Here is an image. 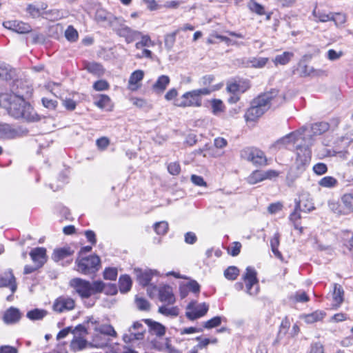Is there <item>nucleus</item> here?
I'll list each match as a JSON object with an SVG mask.
<instances>
[{
	"instance_id": "1",
	"label": "nucleus",
	"mask_w": 353,
	"mask_h": 353,
	"mask_svg": "<svg viewBox=\"0 0 353 353\" xmlns=\"http://www.w3.org/2000/svg\"><path fill=\"white\" fill-rule=\"evenodd\" d=\"M306 131L307 129L303 128L292 132L279 139L272 145V148L281 150L283 148L291 149L296 144V157L294 165L299 172H302L305 170L311 159V150L308 146L310 140L305 137Z\"/></svg>"
},
{
	"instance_id": "2",
	"label": "nucleus",
	"mask_w": 353,
	"mask_h": 353,
	"mask_svg": "<svg viewBox=\"0 0 353 353\" xmlns=\"http://www.w3.org/2000/svg\"><path fill=\"white\" fill-rule=\"evenodd\" d=\"M0 101L4 105L10 115L16 119H23L28 121H36L39 119L31 105L23 99L13 94H3L0 97Z\"/></svg>"
},
{
	"instance_id": "3",
	"label": "nucleus",
	"mask_w": 353,
	"mask_h": 353,
	"mask_svg": "<svg viewBox=\"0 0 353 353\" xmlns=\"http://www.w3.org/2000/svg\"><path fill=\"white\" fill-rule=\"evenodd\" d=\"M283 101L284 97L278 95V91L276 90L259 95L253 100L251 107L245 112L244 117L246 121H255L269 109L270 105H277Z\"/></svg>"
},
{
	"instance_id": "4",
	"label": "nucleus",
	"mask_w": 353,
	"mask_h": 353,
	"mask_svg": "<svg viewBox=\"0 0 353 353\" xmlns=\"http://www.w3.org/2000/svg\"><path fill=\"white\" fill-rule=\"evenodd\" d=\"M69 285L81 299H88L101 290L102 284L96 282V281L91 283L89 281L77 277L70 281Z\"/></svg>"
},
{
	"instance_id": "5",
	"label": "nucleus",
	"mask_w": 353,
	"mask_h": 353,
	"mask_svg": "<svg viewBox=\"0 0 353 353\" xmlns=\"http://www.w3.org/2000/svg\"><path fill=\"white\" fill-rule=\"evenodd\" d=\"M214 89L204 88L187 92L180 99H177L174 104L179 107H200L201 105V96L208 95Z\"/></svg>"
},
{
	"instance_id": "6",
	"label": "nucleus",
	"mask_w": 353,
	"mask_h": 353,
	"mask_svg": "<svg viewBox=\"0 0 353 353\" xmlns=\"http://www.w3.org/2000/svg\"><path fill=\"white\" fill-rule=\"evenodd\" d=\"M108 26L119 36L124 37L128 43L133 42L141 35V32L133 30L127 26L125 24V20L122 17L112 16Z\"/></svg>"
},
{
	"instance_id": "7",
	"label": "nucleus",
	"mask_w": 353,
	"mask_h": 353,
	"mask_svg": "<svg viewBox=\"0 0 353 353\" xmlns=\"http://www.w3.org/2000/svg\"><path fill=\"white\" fill-rule=\"evenodd\" d=\"M101 260L97 255H90L86 257L77 259L76 270L81 274L88 275L99 270Z\"/></svg>"
},
{
	"instance_id": "8",
	"label": "nucleus",
	"mask_w": 353,
	"mask_h": 353,
	"mask_svg": "<svg viewBox=\"0 0 353 353\" xmlns=\"http://www.w3.org/2000/svg\"><path fill=\"white\" fill-rule=\"evenodd\" d=\"M88 328L90 330H94L95 332V334L93 336L94 343H97L100 334L110 336H117V332L111 325L101 324L93 318H91L88 321Z\"/></svg>"
},
{
	"instance_id": "9",
	"label": "nucleus",
	"mask_w": 353,
	"mask_h": 353,
	"mask_svg": "<svg viewBox=\"0 0 353 353\" xmlns=\"http://www.w3.org/2000/svg\"><path fill=\"white\" fill-rule=\"evenodd\" d=\"M243 279L245 283L246 293L252 296H256L259 292V285L256 270L252 267H248Z\"/></svg>"
},
{
	"instance_id": "10",
	"label": "nucleus",
	"mask_w": 353,
	"mask_h": 353,
	"mask_svg": "<svg viewBox=\"0 0 353 353\" xmlns=\"http://www.w3.org/2000/svg\"><path fill=\"white\" fill-rule=\"evenodd\" d=\"M208 310L209 305L207 303L192 301L186 307L185 316L190 321H194L204 316Z\"/></svg>"
},
{
	"instance_id": "11",
	"label": "nucleus",
	"mask_w": 353,
	"mask_h": 353,
	"mask_svg": "<svg viewBox=\"0 0 353 353\" xmlns=\"http://www.w3.org/2000/svg\"><path fill=\"white\" fill-rule=\"evenodd\" d=\"M243 159L255 165H263L266 163L264 152L255 148H246L241 152Z\"/></svg>"
},
{
	"instance_id": "12",
	"label": "nucleus",
	"mask_w": 353,
	"mask_h": 353,
	"mask_svg": "<svg viewBox=\"0 0 353 353\" xmlns=\"http://www.w3.org/2000/svg\"><path fill=\"white\" fill-rule=\"evenodd\" d=\"M33 89L30 84L26 81L17 79L14 81L12 88V93L14 96L23 99H28L32 96Z\"/></svg>"
},
{
	"instance_id": "13",
	"label": "nucleus",
	"mask_w": 353,
	"mask_h": 353,
	"mask_svg": "<svg viewBox=\"0 0 353 353\" xmlns=\"http://www.w3.org/2000/svg\"><path fill=\"white\" fill-rule=\"evenodd\" d=\"M75 307L74 300L67 296L57 298L52 305V309L58 313H63L73 310Z\"/></svg>"
},
{
	"instance_id": "14",
	"label": "nucleus",
	"mask_w": 353,
	"mask_h": 353,
	"mask_svg": "<svg viewBox=\"0 0 353 353\" xmlns=\"http://www.w3.org/2000/svg\"><path fill=\"white\" fill-rule=\"evenodd\" d=\"M3 26L4 28L19 34L28 33L32 30V28L30 24L21 21L14 20L4 21Z\"/></svg>"
},
{
	"instance_id": "15",
	"label": "nucleus",
	"mask_w": 353,
	"mask_h": 353,
	"mask_svg": "<svg viewBox=\"0 0 353 353\" xmlns=\"http://www.w3.org/2000/svg\"><path fill=\"white\" fill-rule=\"evenodd\" d=\"M29 254L37 268H41L47 261L46 249L44 248H35L30 251Z\"/></svg>"
},
{
	"instance_id": "16",
	"label": "nucleus",
	"mask_w": 353,
	"mask_h": 353,
	"mask_svg": "<svg viewBox=\"0 0 353 353\" xmlns=\"http://www.w3.org/2000/svg\"><path fill=\"white\" fill-rule=\"evenodd\" d=\"M134 273L139 283L143 286H146L149 285L152 278L154 275L157 274V272L152 270H143L141 269L135 268Z\"/></svg>"
},
{
	"instance_id": "17",
	"label": "nucleus",
	"mask_w": 353,
	"mask_h": 353,
	"mask_svg": "<svg viewBox=\"0 0 353 353\" xmlns=\"http://www.w3.org/2000/svg\"><path fill=\"white\" fill-rule=\"evenodd\" d=\"M9 288L12 293H14L17 289L16 278L12 273V270H9L0 276V288Z\"/></svg>"
},
{
	"instance_id": "18",
	"label": "nucleus",
	"mask_w": 353,
	"mask_h": 353,
	"mask_svg": "<svg viewBox=\"0 0 353 353\" xmlns=\"http://www.w3.org/2000/svg\"><path fill=\"white\" fill-rule=\"evenodd\" d=\"M159 299L160 301L172 305L175 303L176 299L173 293L172 288L165 285L159 289Z\"/></svg>"
},
{
	"instance_id": "19",
	"label": "nucleus",
	"mask_w": 353,
	"mask_h": 353,
	"mask_svg": "<svg viewBox=\"0 0 353 353\" xmlns=\"http://www.w3.org/2000/svg\"><path fill=\"white\" fill-rule=\"evenodd\" d=\"M73 252H74L70 248H62L55 250L52 254V259L56 262L67 259L68 264H70L72 261L70 257Z\"/></svg>"
},
{
	"instance_id": "20",
	"label": "nucleus",
	"mask_w": 353,
	"mask_h": 353,
	"mask_svg": "<svg viewBox=\"0 0 353 353\" xmlns=\"http://www.w3.org/2000/svg\"><path fill=\"white\" fill-rule=\"evenodd\" d=\"M144 72L141 70H137L132 73L128 81V89L132 91H136L141 87V81L143 79Z\"/></svg>"
},
{
	"instance_id": "21",
	"label": "nucleus",
	"mask_w": 353,
	"mask_h": 353,
	"mask_svg": "<svg viewBox=\"0 0 353 353\" xmlns=\"http://www.w3.org/2000/svg\"><path fill=\"white\" fill-rule=\"evenodd\" d=\"M21 318V313L19 310L11 307L8 309L3 314V321L7 324H13L17 323Z\"/></svg>"
},
{
	"instance_id": "22",
	"label": "nucleus",
	"mask_w": 353,
	"mask_h": 353,
	"mask_svg": "<svg viewBox=\"0 0 353 353\" xmlns=\"http://www.w3.org/2000/svg\"><path fill=\"white\" fill-rule=\"evenodd\" d=\"M343 296L344 290L343 288L340 285L334 283L332 293V306L335 308H338L343 301Z\"/></svg>"
},
{
	"instance_id": "23",
	"label": "nucleus",
	"mask_w": 353,
	"mask_h": 353,
	"mask_svg": "<svg viewBox=\"0 0 353 353\" xmlns=\"http://www.w3.org/2000/svg\"><path fill=\"white\" fill-rule=\"evenodd\" d=\"M88 342L81 336L74 335L70 342V347L72 352L81 351L87 347Z\"/></svg>"
},
{
	"instance_id": "24",
	"label": "nucleus",
	"mask_w": 353,
	"mask_h": 353,
	"mask_svg": "<svg viewBox=\"0 0 353 353\" xmlns=\"http://www.w3.org/2000/svg\"><path fill=\"white\" fill-rule=\"evenodd\" d=\"M144 321L149 326L150 332L152 334L157 336H162L165 333V327L161 323L153 321L150 319H145Z\"/></svg>"
},
{
	"instance_id": "25",
	"label": "nucleus",
	"mask_w": 353,
	"mask_h": 353,
	"mask_svg": "<svg viewBox=\"0 0 353 353\" xmlns=\"http://www.w3.org/2000/svg\"><path fill=\"white\" fill-rule=\"evenodd\" d=\"M144 337L142 331H136L130 327L126 333L123 336V340L125 343H130L134 341L143 339Z\"/></svg>"
},
{
	"instance_id": "26",
	"label": "nucleus",
	"mask_w": 353,
	"mask_h": 353,
	"mask_svg": "<svg viewBox=\"0 0 353 353\" xmlns=\"http://www.w3.org/2000/svg\"><path fill=\"white\" fill-rule=\"evenodd\" d=\"M17 136V132L6 123H0V137L3 139H14Z\"/></svg>"
},
{
	"instance_id": "27",
	"label": "nucleus",
	"mask_w": 353,
	"mask_h": 353,
	"mask_svg": "<svg viewBox=\"0 0 353 353\" xmlns=\"http://www.w3.org/2000/svg\"><path fill=\"white\" fill-rule=\"evenodd\" d=\"M301 208V205L300 202H296V205L294 210L290 215V220L293 222L294 228L296 230H299L301 233L303 232V228L300 226L297 221L301 218L299 212Z\"/></svg>"
},
{
	"instance_id": "28",
	"label": "nucleus",
	"mask_w": 353,
	"mask_h": 353,
	"mask_svg": "<svg viewBox=\"0 0 353 353\" xmlns=\"http://www.w3.org/2000/svg\"><path fill=\"white\" fill-rule=\"evenodd\" d=\"M158 312L163 316L174 318L179 314V308L177 306L170 307L167 304L160 306Z\"/></svg>"
},
{
	"instance_id": "29",
	"label": "nucleus",
	"mask_w": 353,
	"mask_h": 353,
	"mask_svg": "<svg viewBox=\"0 0 353 353\" xmlns=\"http://www.w3.org/2000/svg\"><path fill=\"white\" fill-rule=\"evenodd\" d=\"M47 314L48 312L46 310L36 308L28 311L26 314V317L30 321H40Z\"/></svg>"
},
{
	"instance_id": "30",
	"label": "nucleus",
	"mask_w": 353,
	"mask_h": 353,
	"mask_svg": "<svg viewBox=\"0 0 353 353\" xmlns=\"http://www.w3.org/2000/svg\"><path fill=\"white\" fill-rule=\"evenodd\" d=\"M325 316V312L321 310H316L312 313L304 316V321L307 323H314L321 321Z\"/></svg>"
},
{
	"instance_id": "31",
	"label": "nucleus",
	"mask_w": 353,
	"mask_h": 353,
	"mask_svg": "<svg viewBox=\"0 0 353 353\" xmlns=\"http://www.w3.org/2000/svg\"><path fill=\"white\" fill-rule=\"evenodd\" d=\"M318 183L323 188H334L338 185L339 182L336 178L331 176H326L321 179Z\"/></svg>"
},
{
	"instance_id": "32",
	"label": "nucleus",
	"mask_w": 353,
	"mask_h": 353,
	"mask_svg": "<svg viewBox=\"0 0 353 353\" xmlns=\"http://www.w3.org/2000/svg\"><path fill=\"white\" fill-rule=\"evenodd\" d=\"M112 16L111 13L106 12L105 10L99 9L96 12L95 19L98 23H107L108 25Z\"/></svg>"
},
{
	"instance_id": "33",
	"label": "nucleus",
	"mask_w": 353,
	"mask_h": 353,
	"mask_svg": "<svg viewBox=\"0 0 353 353\" xmlns=\"http://www.w3.org/2000/svg\"><path fill=\"white\" fill-rule=\"evenodd\" d=\"M120 292L125 293L128 292L132 287V280L128 275L121 276L119 281Z\"/></svg>"
},
{
	"instance_id": "34",
	"label": "nucleus",
	"mask_w": 353,
	"mask_h": 353,
	"mask_svg": "<svg viewBox=\"0 0 353 353\" xmlns=\"http://www.w3.org/2000/svg\"><path fill=\"white\" fill-rule=\"evenodd\" d=\"M330 125L327 122H319L314 123L311 127V131L314 135H320L327 132Z\"/></svg>"
},
{
	"instance_id": "35",
	"label": "nucleus",
	"mask_w": 353,
	"mask_h": 353,
	"mask_svg": "<svg viewBox=\"0 0 353 353\" xmlns=\"http://www.w3.org/2000/svg\"><path fill=\"white\" fill-rule=\"evenodd\" d=\"M263 181H264L263 170H254L246 178V181L250 185H254Z\"/></svg>"
},
{
	"instance_id": "36",
	"label": "nucleus",
	"mask_w": 353,
	"mask_h": 353,
	"mask_svg": "<svg viewBox=\"0 0 353 353\" xmlns=\"http://www.w3.org/2000/svg\"><path fill=\"white\" fill-rule=\"evenodd\" d=\"M170 79L168 76L162 75L159 77L153 85V88L157 92H163L169 84Z\"/></svg>"
},
{
	"instance_id": "37",
	"label": "nucleus",
	"mask_w": 353,
	"mask_h": 353,
	"mask_svg": "<svg viewBox=\"0 0 353 353\" xmlns=\"http://www.w3.org/2000/svg\"><path fill=\"white\" fill-rule=\"evenodd\" d=\"M96 282L102 284L101 290L99 291L98 294L104 292L105 294L114 295L117 293V288L115 284L105 283L101 281H96Z\"/></svg>"
},
{
	"instance_id": "38",
	"label": "nucleus",
	"mask_w": 353,
	"mask_h": 353,
	"mask_svg": "<svg viewBox=\"0 0 353 353\" xmlns=\"http://www.w3.org/2000/svg\"><path fill=\"white\" fill-rule=\"evenodd\" d=\"M301 203V208L300 210L304 212H310L315 209L314 203L308 196H303L299 201Z\"/></svg>"
},
{
	"instance_id": "39",
	"label": "nucleus",
	"mask_w": 353,
	"mask_h": 353,
	"mask_svg": "<svg viewBox=\"0 0 353 353\" xmlns=\"http://www.w3.org/2000/svg\"><path fill=\"white\" fill-rule=\"evenodd\" d=\"M279 245V234L275 233L273 237L270 240V246L272 252L275 255L276 257L282 259V254L278 250V247Z\"/></svg>"
},
{
	"instance_id": "40",
	"label": "nucleus",
	"mask_w": 353,
	"mask_h": 353,
	"mask_svg": "<svg viewBox=\"0 0 353 353\" xmlns=\"http://www.w3.org/2000/svg\"><path fill=\"white\" fill-rule=\"evenodd\" d=\"M293 57V53L284 52L282 54L276 56L274 60L275 65H286Z\"/></svg>"
},
{
	"instance_id": "41",
	"label": "nucleus",
	"mask_w": 353,
	"mask_h": 353,
	"mask_svg": "<svg viewBox=\"0 0 353 353\" xmlns=\"http://www.w3.org/2000/svg\"><path fill=\"white\" fill-rule=\"evenodd\" d=\"M154 230L159 235H165L168 232L169 225L165 221L157 222L153 225Z\"/></svg>"
},
{
	"instance_id": "42",
	"label": "nucleus",
	"mask_w": 353,
	"mask_h": 353,
	"mask_svg": "<svg viewBox=\"0 0 353 353\" xmlns=\"http://www.w3.org/2000/svg\"><path fill=\"white\" fill-rule=\"evenodd\" d=\"M292 72L294 75L305 77L313 76L316 72L314 68H295Z\"/></svg>"
},
{
	"instance_id": "43",
	"label": "nucleus",
	"mask_w": 353,
	"mask_h": 353,
	"mask_svg": "<svg viewBox=\"0 0 353 353\" xmlns=\"http://www.w3.org/2000/svg\"><path fill=\"white\" fill-rule=\"evenodd\" d=\"M212 112L214 115H219L224 111L225 106L220 99H212L211 101Z\"/></svg>"
},
{
	"instance_id": "44",
	"label": "nucleus",
	"mask_w": 353,
	"mask_h": 353,
	"mask_svg": "<svg viewBox=\"0 0 353 353\" xmlns=\"http://www.w3.org/2000/svg\"><path fill=\"white\" fill-rule=\"evenodd\" d=\"M222 322V317L219 316H214L210 320H208L203 323V328L204 329H212L216 327L221 325Z\"/></svg>"
},
{
	"instance_id": "45",
	"label": "nucleus",
	"mask_w": 353,
	"mask_h": 353,
	"mask_svg": "<svg viewBox=\"0 0 353 353\" xmlns=\"http://www.w3.org/2000/svg\"><path fill=\"white\" fill-rule=\"evenodd\" d=\"M239 274V270L236 266H230L224 271V276L230 281L235 280Z\"/></svg>"
},
{
	"instance_id": "46",
	"label": "nucleus",
	"mask_w": 353,
	"mask_h": 353,
	"mask_svg": "<svg viewBox=\"0 0 353 353\" xmlns=\"http://www.w3.org/2000/svg\"><path fill=\"white\" fill-rule=\"evenodd\" d=\"M179 29L175 30L174 32L168 34L165 36V46L168 50H170L175 42L176 40V36L179 32Z\"/></svg>"
},
{
	"instance_id": "47",
	"label": "nucleus",
	"mask_w": 353,
	"mask_h": 353,
	"mask_svg": "<svg viewBox=\"0 0 353 353\" xmlns=\"http://www.w3.org/2000/svg\"><path fill=\"white\" fill-rule=\"evenodd\" d=\"M248 87V83L243 87L236 82H232L228 84L227 89L230 92L234 94L238 92H244Z\"/></svg>"
},
{
	"instance_id": "48",
	"label": "nucleus",
	"mask_w": 353,
	"mask_h": 353,
	"mask_svg": "<svg viewBox=\"0 0 353 353\" xmlns=\"http://www.w3.org/2000/svg\"><path fill=\"white\" fill-rule=\"evenodd\" d=\"M341 201L345 207L353 212V193H346L341 197Z\"/></svg>"
},
{
	"instance_id": "49",
	"label": "nucleus",
	"mask_w": 353,
	"mask_h": 353,
	"mask_svg": "<svg viewBox=\"0 0 353 353\" xmlns=\"http://www.w3.org/2000/svg\"><path fill=\"white\" fill-rule=\"evenodd\" d=\"M248 7L252 12H255L259 15L265 14L264 7L262 5L254 1V0L250 1V2L248 4Z\"/></svg>"
},
{
	"instance_id": "50",
	"label": "nucleus",
	"mask_w": 353,
	"mask_h": 353,
	"mask_svg": "<svg viewBox=\"0 0 353 353\" xmlns=\"http://www.w3.org/2000/svg\"><path fill=\"white\" fill-rule=\"evenodd\" d=\"M65 38L70 42H74L77 40L78 32L72 26H69L65 31Z\"/></svg>"
},
{
	"instance_id": "51",
	"label": "nucleus",
	"mask_w": 353,
	"mask_h": 353,
	"mask_svg": "<svg viewBox=\"0 0 353 353\" xmlns=\"http://www.w3.org/2000/svg\"><path fill=\"white\" fill-rule=\"evenodd\" d=\"M110 103V97L106 94H100L99 100L94 102L95 105L100 108H105L109 106Z\"/></svg>"
},
{
	"instance_id": "52",
	"label": "nucleus",
	"mask_w": 353,
	"mask_h": 353,
	"mask_svg": "<svg viewBox=\"0 0 353 353\" xmlns=\"http://www.w3.org/2000/svg\"><path fill=\"white\" fill-rule=\"evenodd\" d=\"M117 270L114 268H105L103 272V278L107 280L115 281L117 278Z\"/></svg>"
},
{
	"instance_id": "53",
	"label": "nucleus",
	"mask_w": 353,
	"mask_h": 353,
	"mask_svg": "<svg viewBox=\"0 0 353 353\" xmlns=\"http://www.w3.org/2000/svg\"><path fill=\"white\" fill-rule=\"evenodd\" d=\"M241 248V243L238 241H234L228 248V252L232 256H236L239 254Z\"/></svg>"
},
{
	"instance_id": "54",
	"label": "nucleus",
	"mask_w": 353,
	"mask_h": 353,
	"mask_svg": "<svg viewBox=\"0 0 353 353\" xmlns=\"http://www.w3.org/2000/svg\"><path fill=\"white\" fill-rule=\"evenodd\" d=\"M136 305L140 310L148 311L150 310V303L144 298L137 297L135 299Z\"/></svg>"
},
{
	"instance_id": "55",
	"label": "nucleus",
	"mask_w": 353,
	"mask_h": 353,
	"mask_svg": "<svg viewBox=\"0 0 353 353\" xmlns=\"http://www.w3.org/2000/svg\"><path fill=\"white\" fill-rule=\"evenodd\" d=\"M331 21H333L336 26H341L345 22L346 17L344 14L340 12H332Z\"/></svg>"
},
{
	"instance_id": "56",
	"label": "nucleus",
	"mask_w": 353,
	"mask_h": 353,
	"mask_svg": "<svg viewBox=\"0 0 353 353\" xmlns=\"http://www.w3.org/2000/svg\"><path fill=\"white\" fill-rule=\"evenodd\" d=\"M132 103L138 108H143L146 110L151 108V105L145 100L141 98H133Z\"/></svg>"
},
{
	"instance_id": "57",
	"label": "nucleus",
	"mask_w": 353,
	"mask_h": 353,
	"mask_svg": "<svg viewBox=\"0 0 353 353\" xmlns=\"http://www.w3.org/2000/svg\"><path fill=\"white\" fill-rule=\"evenodd\" d=\"M313 14L321 22H326L328 21H331L332 12H330V14H325L314 10L313 11Z\"/></svg>"
},
{
	"instance_id": "58",
	"label": "nucleus",
	"mask_w": 353,
	"mask_h": 353,
	"mask_svg": "<svg viewBox=\"0 0 353 353\" xmlns=\"http://www.w3.org/2000/svg\"><path fill=\"white\" fill-rule=\"evenodd\" d=\"M168 172L174 176H176L179 174L181 172V167L179 163L172 162L168 165Z\"/></svg>"
},
{
	"instance_id": "59",
	"label": "nucleus",
	"mask_w": 353,
	"mask_h": 353,
	"mask_svg": "<svg viewBox=\"0 0 353 353\" xmlns=\"http://www.w3.org/2000/svg\"><path fill=\"white\" fill-rule=\"evenodd\" d=\"M313 171L317 175H323L327 172V167L323 163H318L313 166Z\"/></svg>"
},
{
	"instance_id": "60",
	"label": "nucleus",
	"mask_w": 353,
	"mask_h": 353,
	"mask_svg": "<svg viewBox=\"0 0 353 353\" xmlns=\"http://www.w3.org/2000/svg\"><path fill=\"white\" fill-rule=\"evenodd\" d=\"M203 331V327H185L180 330V334L184 335V334H190L194 333H199L202 332Z\"/></svg>"
},
{
	"instance_id": "61",
	"label": "nucleus",
	"mask_w": 353,
	"mask_h": 353,
	"mask_svg": "<svg viewBox=\"0 0 353 353\" xmlns=\"http://www.w3.org/2000/svg\"><path fill=\"white\" fill-rule=\"evenodd\" d=\"M93 88L97 91L106 90L109 88V84L105 80H99L93 84Z\"/></svg>"
},
{
	"instance_id": "62",
	"label": "nucleus",
	"mask_w": 353,
	"mask_h": 353,
	"mask_svg": "<svg viewBox=\"0 0 353 353\" xmlns=\"http://www.w3.org/2000/svg\"><path fill=\"white\" fill-rule=\"evenodd\" d=\"M43 105L50 110H54L57 106V101L55 100L50 99L48 98L43 97L41 99Z\"/></svg>"
},
{
	"instance_id": "63",
	"label": "nucleus",
	"mask_w": 353,
	"mask_h": 353,
	"mask_svg": "<svg viewBox=\"0 0 353 353\" xmlns=\"http://www.w3.org/2000/svg\"><path fill=\"white\" fill-rule=\"evenodd\" d=\"M184 241L187 244L193 245L197 241V236L193 232H188L184 235Z\"/></svg>"
},
{
	"instance_id": "64",
	"label": "nucleus",
	"mask_w": 353,
	"mask_h": 353,
	"mask_svg": "<svg viewBox=\"0 0 353 353\" xmlns=\"http://www.w3.org/2000/svg\"><path fill=\"white\" fill-rule=\"evenodd\" d=\"M309 353H324V347L321 343H314L311 345Z\"/></svg>"
}]
</instances>
